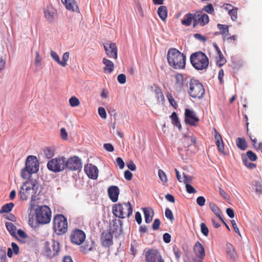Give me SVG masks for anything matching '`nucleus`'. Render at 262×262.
<instances>
[{"mask_svg": "<svg viewBox=\"0 0 262 262\" xmlns=\"http://www.w3.org/2000/svg\"><path fill=\"white\" fill-rule=\"evenodd\" d=\"M186 56L178 49L170 48L167 53V60L170 66L174 69L185 68Z\"/></svg>", "mask_w": 262, "mask_h": 262, "instance_id": "f257e3e1", "label": "nucleus"}, {"mask_svg": "<svg viewBox=\"0 0 262 262\" xmlns=\"http://www.w3.org/2000/svg\"><path fill=\"white\" fill-rule=\"evenodd\" d=\"M38 188L39 184L36 179H31L23 183L18 192L20 199L26 201L32 198L36 193Z\"/></svg>", "mask_w": 262, "mask_h": 262, "instance_id": "f03ea898", "label": "nucleus"}, {"mask_svg": "<svg viewBox=\"0 0 262 262\" xmlns=\"http://www.w3.org/2000/svg\"><path fill=\"white\" fill-rule=\"evenodd\" d=\"M133 211V206L129 202L118 203L114 204L112 207L113 215L119 219L129 217Z\"/></svg>", "mask_w": 262, "mask_h": 262, "instance_id": "7ed1b4c3", "label": "nucleus"}, {"mask_svg": "<svg viewBox=\"0 0 262 262\" xmlns=\"http://www.w3.org/2000/svg\"><path fill=\"white\" fill-rule=\"evenodd\" d=\"M190 61L192 67L197 70H206L209 65V59L206 54L198 51L191 54Z\"/></svg>", "mask_w": 262, "mask_h": 262, "instance_id": "20e7f679", "label": "nucleus"}, {"mask_svg": "<svg viewBox=\"0 0 262 262\" xmlns=\"http://www.w3.org/2000/svg\"><path fill=\"white\" fill-rule=\"evenodd\" d=\"M52 211L49 207L47 205L38 206L35 210L36 221L40 224H47L51 220Z\"/></svg>", "mask_w": 262, "mask_h": 262, "instance_id": "39448f33", "label": "nucleus"}, {"mask_svg": "<svg viewBox=\"0 0 262 262\" xmlns=\"http://www.w3.org/2000/svg\"><path fill=\"white\" fill-rule=\"evenodd\" d=\"M60 251L59 243L54 239L46 241L43 244V254L48 258H52L58 255Z\"/></svg>", "mask_w": 262, "mask_h": 262, "instance_id": "423d86ee", "label": "nucleus"}, {"mask_svg": "<svg viewBox=\"0 0 262 262\" xmlns=\"http://www.w3.org/2000/svg\"><path fill=\"white\" fill-rule=\"evenodd\" d=\"M53 229L57 235L64 234L68 230V221L66 217L57 214L53 218Z\"/></svg>", "mask_w": 262, "mask_h": 262, "instance_id": "0eeeda50", "label": "nucleus"}, {"mask_svg": "<svg viewBox=\"0 0 262 262\" xmlns=\"http://www.w3.org/2000/svg\"><path fill=\"white\" fill-rule=\"evenodd\" d=\"M188 93L191 97L200 99L204 96L205 89L199 80L191 79L189 82Z\"/></svg>", "mask_w": 262, "mask_h": 262, "instance_id": "6e6552de", "label": "nucleus"}, {"mask_svg": "<svg viewBox=\"0 0 262 262\" xmlns=\"http://www.w3.org/2000/svg\"><path fill=\"white\" fill-rule=\"evenodd\" d=\"M66 158L62 156L52 159L47 163L48 169L54 172H59L65 169Z\"/></svg>", "mask_w": 262, "mask_h": 262, "instance_id": "1a4fd4ad", "label": "nucleus"}, {"mask_svg": "<svg viewBox=\"0 0 262 262\" xmlns=\"http://www.w3.org/2000/svg\"><path fill=\"white\" fill-rule=\"evenodd\" d=\"M82 168L81 159L77 156H74L65 160V168L70 170L76 171Z\"/></svg>", "mask_w": 262, "mask_h": 262, "instance_id": "9d476101", "label": "nucleus"}, {"mask_svg": "<svg viewBox=\"0 0 262 262\" xmlns=\"http://www.w3.org/2000/svg\"><path fill=\"white\" fill-rule=\"evenodd\" d=\"M184 120L186 124L189 125L196 126L200 121L199 118L196 113L192 110L186 108L184 113Z\"/></svg>", "mask_w": 262, "mask_h": 262, "instance_id": "9b49d317", "label": "nucleus"}, {"mask_svg": "<svg viewBox=\"0 0 262 262\" xmlns=\"http://www.w3.org/2000/svg\"><path fill=\"white\" fill-rule=\"evenodd\" d=\"M85 234L81 230L75 229L72 231L70 235V239L73 244L80 245L84 241Z\"/></svg>", "mask_w": 262, "mask_h": 262, "instance_id": "f8f14e48", "label": "nucleus"}, {"mask_svg": "<svg viewBox=\"0 0 262 262\" xmlns=\"http://www.w3.org/2000/svg\"><path fill=\"white\" fill-rule=\"evenodd\" d=\"M39 164L35 156H29L26 160L25 167L31 172L36 173L39 170Z\"/></svg>", "mask_w": 262, "mask_h": 262, "instance_id": "ddd939ff", "label": "nucleus"}, {"mask_svg": "<svg viewBox=\"0 0 262 262\" xmlns=\"http://www.w3.org/2000/svg\"><path fill=\"white\" fill-rule=\"evenodd\" d=\"M209 18L207 14L203 13L202 11H198L194 13V23L193 27L194 28L199 24L201 26H204L209 23Z\"/></svg>", "mask_w": 262, "mask_h": 262, "instance_id": "4468645a", "label": "nucleus"}, {"mask_svg": "<svg viewBox=\"0 0 262 262\" xmlns=\"http://www.w3.org/2000/svg\"><path fill=\"white\" fill-rule=\"evenodd\" d=\"M104 48L107 56L116 59L117 58V48L114 42H107L103 43Z\"/></svg>", "mask_w": 262, "mask_h": 262, "instance_id": "2eb2a0df", "label": "nucleus"}, {"mask_svg": "<svg viewBox=\"0 0 262 262\" xmlns=\"http://www.w3.org/2000/svg\"><path fill=\"white\" fill-rule=\"evenodd\" d=\"M113 236L112 233L108 231H104L101 234V244L104 247H110L113 244Z\"/></svg>", "mask_w": 262, "mask_h": 262, "instance_id": "dca6fc26", "label": "nucleus"}, {"mask_svg": "<svg viewBox=\"0 0 262 262\" xmlns=\"http://www.w3.org/2000/svg\"><path fill=\"white\" fill-rule=\"evenodd\" d=\"M84 171L89 178L96 180L98 176V169L97 167L92 164H88L84 166Z\"/></svg>", "mask_w": 262, "mask_h": 262, "instance_id": "f3484780", "label": "nucleus"}, {"mask_svg": "<svg viewBox=\"0 0 262 262\" xmlns=\"http://www.w3.org/2000/svg\"><path fill=\"white\" fill-rule=\"evenodd\" d=\"M107 192L110 200L114 203L117 202L120 194L118 187L117 186H111L108 187Z\"/></svg>", "mask_w": 262, "mask_h": 262, "instance_id": "a211bd4d", "label": "nucleus"}, {"mask_svg": "<svg viewBox=\"0 0 262 262\" xmlns=\"http://www.w3.org/2000/svg\"><path fill=\"white\" fill-rule=\"evenodd\" d=\"M193 250L197 257L201 259L204 258L205 256V249L200 242L197 241L195 242L193 247Z\"/></svg>", "mask_w": 262, "mask_h": 262, "instance_id": "6ab92c4d", "label": "nucleus"}, {"mask_svg": "<svg viewBox=\"0 0 262 262\" xmlns=\"http://www.w3.org/2000/svg\"><path fill=\"white\" fill-rule=\"evenodd\" d=\"M61 2L68 10L79 12V7L74 0H61Z\"/></svg>", "mask_w": 262, "mask_h": 262, "instance_id": "aec40b11", "label": "nucleus"}, {"mask_svg": "<svg viewBox=\"0 0 262 262\" xmlns=\"http://www.w3.org/2000/svg\"><path fill=\"white\" fill-rule=\"evenodd\" d=\"M160 258V255L154 250H149L146 254V262H156Z\"/></svg>", "mask_w": 262, "mask_h": 262, "instance_id": "412c9836", "label": "nucleus"}, {"mask_svg": "<svg viewBox=\"0 0 262 262\" xmlns=\"http://www.w3.org/2000/svg\"><path fill=\"white\" fill-rule=\"evenodd\" d=\"M214 137L215 139V143L217 146L219 150L222 152H224V145L222 138V137L220 133L216 130H214Z\"/></svg>", "mask_w": 262, "mask_h": 262, "instance_id": "4be33fe9", "label": "nucleus"}, {"mask_svg": "<svg viewBox=\"0 0 262 262\" xmlns=\"http://www.w3.org/2000/svg\"><path fill=\"white\" fill-rule=\"evenodd\" d=\"M175 84L174 88L177 91H180L183 86V76L181 74L178 73L174 76Z\"/></svg>", "mask_w": 262, "mask_h": 262, "instance_id": "5701e85b", "label": "nucleus"}, {"mask_svg": "<svg viewBox=\"0 0 262 262\" xmlns=\"http://www.w3.org/2000/svg\"><path fill=\"white\" fill-rule=\"evenodd\" d=\"M102 63L105 65V67L103 68L104 73L108 74L111 73L114 68L113 62L105 58H103L102 59Z\"/></svg>", "mask_w": 262, "mask_h": 262, "instance_id": "b1692460", "label": "nucleus"}, {"mask_svg": "<svg viewBox=\"0 0 262 262\" xmlns=\"http://www.w3.org/2000/svg\"><path fill=\"white\" fill-rule=\"evenodd\" d=\"M209 207L216 216L218 217L222 222H224L223 215L219 207L213 202L210 203Z\"/></svg>", "mask_w": 262, "mask_h": 262, "instance_id": "393cba45", "label": "nucleus"}, {"mask_svg": "<svg viewBox=\"0 0 262 262\" xmlns=\"http://www.w3.org/2000/svg\"><path fill=\"white\" fill-rule=\"evenodd\" d=\"M196 138L195 136L185 137L183 139V144L185 148L189 147L190 146L196 144Z\"/></svg>", "mask_w": 262, "mask_h": 262, "instance_id": "a878e982", "label": "nucleus"}, {"mask_svg": "<svg viewBox=\"0 0 262 262\" xmlns=\"http://www.w3.org/2000/svg\"><path fill=\"white\" fill-rule=\"evenodd\" d=\"M145 221L146 223H149L152 220L154 211L150 208H145L143 209Z\"/></svg>", "mask_w": 262, "mask_h": 262, "instance_id": "bb28decb", "label": "nucleus"}, {"mask_svg": "<svg viewBox=\"0 0 262 262\" xmlns=\"http://www.w3.org/2000/svg\"><path fill=\"white\" fill-rule=\"evenodd\" d=\"M227 254L228 256L231 259H235L236 257L237 254L234 247L230 244H227Z\"/></svg>", "mask_w": 262, "mask_h": 262, "instance_id": "cd10ccee", "label": "nucleus"}, {"mask_svg": "<svg viewBox=\"0 0 262 262\" xmlns=\"http://www.w3.org/2000/svg\"><path fill=\"white\" fill-rule=\"evenodd\" d=\"M218 29L220 31V34L223 35V38H225L229 35V26L226 25H222L219 24L217 25Z\"/></svg>", "mask_w": 262, "mask_h": 262, "instance_id": "c85d7f7f", "label": "nucleus"}, {"mask_svg": "<svg viewBox=\"0 0 262 262\" xmlns=\"http://www.w3.org/2000/svg\"><path fill=\"white\" fill-rule=\"evenodd\" d=\"M94 245V243L93 241H91L90 242H87L80 247V251L83 253H86L93 249Z\"/></svg>", "mask_w": 262, "mask_h": 262, "instance_id": "c756f323", "label": "nucleus"}, {"mask_svg": "<svg viewBox=\"0 0 262 262\" xmlns=\"http://www.w3.org/2000/svg\"><path fill=\"white\" fill-rule=\"evenodd\" d=\"M194 14L193 15L191 13L187 14L181 20V23L183 25L189 26L191 25L192 20L194 21Z\"/></svg>", "mask_w": 262, "mask_h": 262, "instance_id": "7c9ffc66", "label": "nucleus"}, {"mask_svg": "<svg viewBox=\"0 0 262 262\" xmlns=\"http://www.w3.org/2000/svg\"><path fill=\"white\" fill-rule=\"evenodd\" d=\"M6 227L10 234L14 237H17L16 236V228L15 226L11 222H7Z\"/></svg>", "mask_w": 262, "mask_h": 262, "instance_id": "2f4dec72", "label": "nucleus"}, {"mask_svg": "<svg viewBox=\"0 0 262 262\" xmlns=\"http://www.w3.org/2000/svg\"><path fill=\"white\" fill-rule=\"evenodd\" d=\"M11 247H12V249L8 248V253H7L8 256L10 258L12 256V255H13L12 250L15 255H17L19 253V247H18V245L15 243H14V242L12 243Z\"/></svg>", "mask_w": 262, "mask_h": 262, "instance_id": "473e14b6", "label": "nucleus"}, {"mask_svg": "<svg viewBox=\"0 0 262 262\" xmlns=\"http://www.w3.org/2000/svg\"><path fill=\"white\" fill-rule=\"evenodd\" d=\"M45 16L47 19L50 21L52 22L56 16V13L52 10L47 9L44 11Z\"/></svg>", "mask_w": 262, "mask_h": 262, "instance_id": "72a5a7b5", "label": "nucleus"}, {"mask_svg": "<svg viewBox=\"0 0 262 262\" xmlns=\"http://www.w3.org/2000/svg\"><path fill=\"white\" fill-rule=\"evenodd\" d=\"M159 17L163 20H165L167 16V9L165 6H160L158 10Z\"/></svg>", "mask_w": 262, "mask_h": 262, "instance_id": "f704fd0d", "label": "nucleus"}, {"mask_svg": "<svg viewBox=\"0 0 262 262\" xmlns=\"http://www.w3.org/2000/svg\"><path fill=\"white\" fill-rule=\"evenodd\" d=\"M236 143L237 146L242 150H245L247 147V144L244 138H237Z\"/></svg>", "mask_w": 262, "mask_h": 262, "instance_id": "c9c22d12", "label": "nucleus"}, {"mask_svg": "<svg viewBox=\"0 0 262 262\" xmlns=\"http://www.w3.org/2000/svg\"><path fill=\"white\" fill-rule=\"evenodd\" d=\"M14 206L13 203H7L2 206L0 210V213H8L10 212Z\"/></svg>", "mask_w": 262, "mask_h": 262, "instance_id": "e433bc0d", "label": "nucleus"}, {"mask_svg": "<svg viewBox=\"0 0 262 262\" xmlns=\"http://www.w3.org/2000/svg\"><path fill=\"white\" fill-rule=\"evenodd\" d=\"M170 117L171 119L172 123L178 127L179 129L181 128V123L179 121L177 113L176 112H173Z\"/></svg>", "mask_w": 262, "mask_h": 262, "instance_id": "4c0bfd02", "label": "nucleus"}, {"mask_svg": "<svg viewBox=\"0 0 262 262\" xmlns=\"http://www.w3.org/2000/svg\"><path fill=\"white\" fill-rule=\"evenodd\" d=\"M216 61L217 64L220 67L222 66L226 63V60L224 58L222 52L217 54V56H216Z\"/></svg>", "mask_w": 262, "mask_h": 262, "instance_id": "58836bf2", "label": "nucleus"}, {"mask_svg": "<svg viewBox=\"0 0 262 262\" xmlns=\"http://www.w3.org/2000/svg\"><path fill=\"white\" fill-rule=\"evenodd\" d=\"M17 234L18 235V239L23 243L25 242V240L28 237L27 234L21 229L18 230Z\"/></svg>", "mask_w": 262, "mask_h": 262, "instance_id": "ea45409f", "label": "nucleus"}, {"mask_svg": "<svg viewBox=\"0 0 262 262\" xmlns=\"http://www.w3.org/2000/svg\"><path fill=\"white\" fill-rule=\"evenodd\" d=\"M154 92H155L156 96L158 100H159L160 99H161L162 100H164V95L162 92L161 89L159 87H158V86L155 87Z\"/></svg>", "mask_w": 262, "mask_h": 262, "instance_id": "a19ab883", "label": "nucleus"}, {"mask_svg": "<svg viewBox=\"0 0 262 262\" xmlns=\"http://www.w3.org/2000/svg\"><path fill=\"white\" fill-rule=\"evenodd\" d=\"M238 8L235 7L232 10H230V12H228V14L230 16L231 19L233 21H236L237 18Z\"/></svg>", "mask_w": 262, "mask_h": 262, "instance_id": "79ce46f5", "label": "nucleus"}, {"mask_svg": "<svg viewBox=\"0 0 262 262\" xmlns=\"http://www.w3.org/2000/svg\"><path fill=\"white\" fill-rule=\"evenodd\" d=\"M32 172H31L25 167L21 171V176L24 179H28L30 178Z\"/></svg>", "mask_w": 262, "mask_h": 262, "instance_id": "37998d69", "label": "nucleus"}, {"mask_svg": "<svg viewBox=\"0 0 262 262\" xmlns=\"http://www.w3.org/2000/svg\"><path fill=\"white\" fill-rule=\"evenodd\" d=\"M69 103L72 107H76L80 104V101L79 99L75 96L72 97L69 99Z\"/></svg>", "mask_w": 262, "mask_h": 262, "instance_id": "c03bdc74", "label": "nucleus"}, {"mask_svg": "<svg viewBox=\"0 0 262 262\" xmlns=\"http://www.w3.org/2000/svg\"><path fill=\"white\" fill-rule=\"evenodd\" d=\"M44 154L48 158H51L54 156V150L51 147H47L44 150Z\"/></svg>", "mask_w": 262, "mask_h": 262, "instance_id": "a18cd8bd", "label": "nucleus"}, {"mask_svg": "<svg viewBox=\"0 0 262 262\" xmlns=\"http://www.w3.org/2000/svg\"><path fill=\"white\" fill-rule=\"evenodd\" d=\"M201 11H202V12L203 11H205L207 13L212 14L214 12V8L212 5L211 4H209L204 6Z\"/></svg>", "mask_w": 262, "mask_h": 262, "instance_id": "49530a36", "label": "nucleus"}, {"mask_svg": "<svg viewBox=\"0 0 262 262\" xmlns=\"http://www.w3.org/2000/svg\"><path fill=\"white\" fill-rule=\"evenodd\" d=\"M158 175L160 179L163 183H167V179L166 174L162 169H159L158 170Z\"/></svg>", "mask_w": 262, "mask_h": 262, "instance_id": "de8ad7c7", "label": "nucleus"}, {"mask_svg": "<svg viewBox=\"0 0 262 262\" xmlns=\"http://www.w3.org/2000/svg\"><path fill=\"white\" fill-rule=\"evenodd\" d=\"M200 227L202 233L204 236H207L209 233V230L206 225L204 223H202L200 225Z\"/></svg>", "mask_w": 262, "mask_h": 262, "instance_id": "09e8293b", "label": "nucleus"}, {"mask_svg": "<svg viewBox=\"0 0 262 262\" xmlns=\"http://www.w3.org/2000/svg\"><path fill=\"white\" fill-rule=\"evenodd\" d=\"M51 57L60 65H64L65 63H61L58 54L53 51H51L50 53Z\"/></svg>", "mask_w": 262, "mask_h": 262, "instance_id": "8fccbe9b", "label": "nucleus"}, {"mask_svg": "<svg viewBox=\"0 0 262 262\" xmlns=\"http://www.w3.org/2000/svg\"><path fill=\"white\" fill-rule=\"evenodd\" d=\"M183 182L185 185H187V184H189L190 183H191V182L193 180L192 177L190 176H187L184 172L183 173Z\"/></svg>", "mask_w": 262, "mask_h": 262, "instance_id": "3c124183", "label": "nucleus"}, {"mask_svg": "<svg viewBox=\"0 0 262 262\" xmlns=\"http://www.w3.org/2000/svg\"><path fill=\"white\" fill-rule=\"evenodd\" d=\"M167 98L168 99V101L170 104L175 108H177L178 107V104L176 100H174V98L172 96L171 94L168 93L167 95Z\"/></svg>", "mask_w": 262, "mask_h": 262, "instance_id": "603ef678", "label": "nucleus"}, {"mask_svg": "<svg viewBox=\"0 0 262 262\" xmlns=\"http://www.w3.org/2000/svg\"><path fill=\"white\" fill-rule=\"evenodd\" d=\"M246 155L249 160L251 161H255L257 160V156L255 153L251 150H249L246 152Z\"/></svg>", "mask_w": 262, "mask_h": 262, "instance_id": "864d4df0", "label": "nucleus"}, {"mask_svg": "<svg viewBox=\"0 0 262 262\" xmlns=\"http://www.w3.org/2000/svg\"><path fill=\"white\" fill-rule=\"evenodd\" d=\"M35 64L36 66L39 67L41 65L42 58L39 55V53L38 51L35 52Z\"/></svg>", "mask_w": 262, "mask_h": 262, "instance_id": "5fc2aeb1", "label": "nucleus"}, {"mask_svg": "<svg viewBox=\"0 0 262 262\" xmlns=\"http://www.w3.org/2000/svg\"><path fill=\"white\" fill-rule=\"evenodd\" d=\"M243 163L244 165L249 169H253L256 167L255 164L249 162L246 158L243 159Z\"/></svg>", "mask_w": 262, "mask_h": 262, "instance_id": "6e6d98bb", "label": "nucleus"}, {"mask_svg": "<svg viewBox=\"0 0 262 262\" xmlns=\"http://www.w3.org/2000/svg\"><path fill=\"white\" fill-rule=\"evenodd\" d=\"M254 187L255 192L258 195H261L262 194V186L261 184L258 182H256Z\"/></svg>", "mask_w": 262, "mask_h": 262, "instance_id": "4d7b16f0", "label": "nucleus"}, {"mask_svg": "<svg viewBox=\"0 0 262 262\" xmlns=\"http://www.w3.org/2000/svg\"><path fill=\"white\" fill-rule=\"evenodd\" d=\"M166 217L169 219L170 221L174 220V217L171 210L169 208H166L165 212Z\"/></svg>", "mask_w": 262, "mask_h": 262, "instance_id": "13d9d810", "label": "nucleus"}, {"mask_svg": "<svg viewBox=\"0 0 262 262\" xmlns=\"http://www.w3.org/2000/svg\"><path fill=\"white\" fill-rule=\"evenodd\" d=\"M220 195L225 200H228L230 199L229 195L221 187H219Z\"/></svg>", "mask_w": 262, "mask_h": 262, "instance_id": "bf43d9fd", "label": "nucleus"}, {"mask_svg": "<svg viewBox=\"0 0 262 262\" xmlns=\"http://www.w3.org/2000/svg\"><path fill=\"white\" fill-rule=\"evenodd\" d=\"M62 61L60 60L61 63H65L64 65H61L62 67H64L67 66V61L69 60V53L68 52H65L62 56Z\"/></svg>", "mask_w": 262, "mask_h": 262, "instance_id": "052dcab7", "label": "nucleus"}, {"mask_svg": "<svg viewBox=\"0 0 262 262\" xmlns=\"http://www.w3.org/2000/svg\"><path fill=\"white\" fill-rule=\"evenodd\" d=\"M161 224V222L160 220L158 219H156L154 220V223L152 225V228L153 230H157L159 229L160 225Z\"/></svg>", "mask_w": 262, "mask_h": 262, "instance_id": "680f3d73", "label": "nucleus"}, {"mask_svg": "<svg viewBox=\"0 0 262 262\" xmlns=\"http://www.w3.org/2000/svg\"><path fill=\"white\" fill-rule=\"evenodd\" d=\"M98 114L102 118L105 119L106 118V113L103 107H100L98 108Z\"/></svg>", "mask_w": 262, "mask_h": 262, "instance_id": "e2e57ef3", "label": "nucleus"}, {"mask_svg": "<svg viewBox=\"0 0 262 262\" xmlns=\"http://www.w3.org/2000/svg\"><path fill=\"white\" fill-rule=\"evenodd\" d=\"M185 186H186V191L188 193H196V190L191 185L187 184V185H185Z\"/></svg>", "mask_w": 262, "mask_h": 262, "instance_id": "0e129e2a", "label": "nucleus"}, {"mask_svg": "<svg viewBox=\"0 0 262 262\" xmlns=\"http://www.w3.org/2000/svg\"><path fill=\"white\" fill-rule=\"evenodd\" d=\"M117 80L120 84H124L126 82V76L123 74H120L118 76Z\"/></svg>", "mask_w": 262, "mask_h": 262, "instance_id": "69168bd1", "label": "nucleus"}, {"mask_svg": "<svg viewBox=\"0 0 262 262\" xmlns=\"http://www.w3.org/2000/svg\"><path fill=\"white\" fill-rule=\"evenodd\" d=\"M206 200L204 196H200L196 199V203L200 206H203Z\"/></svg>", "mask_w": 262, "mask_h": 262, "instance_id": "338daca9", "label": "nucleus"}, {"mask_svg": "<svg viewBox=\"0 0 262 262\" xmlns=\"http://www.w3.org/2000/svg\"><path fill=\"white\" fill-rule=\"evenodd\" d=\"M116 164L118 166H119L120 169H123L124 167L125 164L124 162L120 157H118L116 159Z\"/></svg>", "mask_w": 262, "mask_h": 262, "instance_id": "774afa93", "label": "nucleus"}]
</instances>
